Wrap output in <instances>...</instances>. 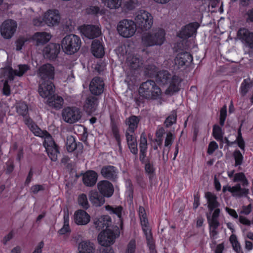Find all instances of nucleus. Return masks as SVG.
<instances>
[{
    "instance_id": "nucleus-1",
    "label": "nucleus",
    "mask_w": 253,
    "mask_h": 253,
    "mask_svg": "<svg viewBox=\"0 0 253 253\" xmlns=\"http://www.w3.org/2000/svg\"><path fill=\"white\" fill-rule=\"evenodd\" d=\"M165 32L163 29H157L151 32L142 35V44L146 47L162 45L165 40Z\"/></svg>"
},
{
    "instance_id": "nucleus-2",
    "label": "nucleus",
    "mask_w": 253,
    "mask_h": 253,
    "mask_svg": "<svg viewBox=\"0 0 253 253\" xmlns=\"http://www.w3.org/2000/svg\"><path fill=\"white\" fill-rule=\"evenodd\" d=\"M140 95L147 99H156L162 94V91L153 80H148L143 83L139 87Z\"/></svg>"
},
{
    "instance_id": "nucleus-3",
    "label": "nucleus",
    "mask_w": 253,
    "mask_h": 253,
    "mask_svg": "<svg viewBox=\"0 0 253 253\" xmlns=\"http://www.w3.org/2000/svg\"><path fill=\"white\" fill-rule=\"evenodd\" d=\"M81 44V40L79 36L74 34H69L62 39L61 44L65 53L72 55L80 49Z\"/></svg>"
},
{
    "instance_id": "nucleus-4",
    "label": "nucleus",
    "mask_w": 253,
    "mask_h": 253,
    "mask_svg": "<svg viewBox=\"0 0 253 253\" xmlns=\"http://www.w3.org/2000/svg\"><path fill=\"white\" fill-rule=\"evenodd\" d=\"M120 231L117 226H112L111 228L103 230L98 236V241L102 246H111L119 237Z\"/></svg>"
},
{
    "instance_id": "nucleus-5",
    "label": "nucleus",
    "mask_w": 253,
    "mask_h": 253,
    "mask_svg": "<svg viewBox=\"0 0 253 253\" xmlns=\"http://www.w3.org/2000/svg\"><path fill=\"white\" fill-rule=\"evenodd\" d=\"M136 26L142 31H147L152 26L153 17L151 13L144 10H140L136 12L134 18Z\"/></svg>"
},
{
    "instance_id": "nucleus-6",
    "label": "nucleus",
    "mask_w": 253,
    "mask_h": 253,
    "mask_svg": "<svg viewBox=\"0 0 253 253\" xmlns=\"http://www.w3.org/2000/svg\"><path fill=\"white\" fill-rule=\"evenodd\" d=\"M117 30L121 36L124 38H129L135 34L136 26L134 21L123 19L118 23Z\"/></svg>"
},
{
    "instance_id": "nucleus-7",
    "label": "nucleus",
    "mask_w": 253,
    "mask_h": 253,
    "mask_svg": "<svg viewBox=\"0 0 253 253\" xmlns=\"http://www.w3.org/2000/svg\"><path fill=\"white\" fill-rule=\"evenodd\" d=\"M43 145L51 160L54 162L56 161L59 151L57 146L49 134L45 137Z\"/></svg>"
},
{
    "instance_id": "nucleus-8",
    "label": "nucleus",
    "mask_w": 253,
    "mask_h": 253,
    "mask_svg": "<svg viewBox=\"0 0 253 253\" xmlns=\"http://www.w3.org/2000/svg\"><path fill=\"white\" fill-rule=\"evenodd\" d=\"M18 67V70H13L9 67L3 69L0 72L1 77H6L10 81H12L15 76L21 77L29 69L27 65H19Z\"/></svg>"
},
{
    "instance_id": "nucleus-9",
    "label": "nucleus",
    "mask_w": 253,
    "mask_h": 253,
    "mask_svg": "<svg viewBox=\"0 0 253 253\" xmlns=\"http://www.w3.org/2000/svg\"><path fill=\"white\" fill-rule=\"evenodd\" d=\"M16 28L17 23L15 21L6 20L0 26L1 35L4 39H9L13 36Z\"/></svg>"
},
{
    "instance_id": "nucleus-10",
    "label": "nucleus",
    "mask_w": 253,
    "mask_h": 253,
    "mask_svg": "<svg viewBox=\"0 0 253 253\" xmlns=\"http://www.w3.org/2000/svg\"><path fill=\"white\" fill-rule=\"evenodd\" d=\"M62 116L64 120L70 124L78 121L81 118L80 110L77 108L68 107L63 110Z\"/></svg>"
},
{
    "instance_id": "nucleus-11",
    "label": "nucleus",
    "mask_w": 253,
    "mask_h": 253,
    "mask_svg": "<svg viewBox=\"0 0 253 253\" xmlns=\"http://www.w3.org/2000/svg\"><path fill=\"white\" fill-rule=\"evenodd\" d=\"M42 20L48 26L58 25L60 21V16L58 10L56 9L48 10L44 13Z\"/></svg>"
},
{
    "instance_id": "nucleus-12",
    "label": "nucleus",
    "mask_w": 253,
    "mask_h": 253,
    "mask_svg": "<svg viewBox=\"0 0 253 253\" xmlns=\"http://www.w3.org/2000/svg\"><path fill=\"white\" fill-rule=\"evenodd\" d=\"M38 75L42 82L51 81L54 79V68L50 64H44L39 68Z\"/></svg>"
},
{
    "instance_id": "nucleus-13",
    "label": "nucleus",
    "mask_w": 253,
    "mask_h": 253,
    "mask_svg": "<svg viewBox=\"0 0 253 253\" xmlns=\"http://www.w3.org/2000/svg\"><path fill=\"white\" fill-rule=\"evenodd\" d=\"M39 92L42 97L49 98L54 94L55 86L51 81H43L39 86Z\"/></svg>"
},
{
    "instance_id": "nucleus-14",
    "label": "nucleus",
    "mask_w": 253,
    "mask_h": 253,
    "mask_svg": "<svg viewBox=\"0 0 253 253\" xmlns=\"http://www.w3.org/2000/svg\"><path fill=\"white\" fill-rule=\"evenodd\" d=\"M98 191L104 197H111L114 192L113 184L109 181L103 180L99 181L97 184Z\"/></svg>"
},
{
    "instance_id": "nucleus-15",
    "label": "nucleus",
    "mask_w": 253,
    "mask_h": 253,
    "mask_svg": "<svg viewBox=\"0 0 253 253\" xmlns=\"http://www.w3.org/2000/svg\"><path fill=\"white\" fill-rule=\"evenodd\" d=\"M60 50L59 44L50 43L44 48L43 54L45 58L53 60L57 57Z\"/></svg>"
},
{
    "instance_id": "nucleus-16",
    "label": "nucleus",
    "mask_w": 253,
    "mask_h": 253,
    "mask_svg": "<svg viewBox=\"0 0 253 253\" xmlns=\"http://www.w3.org/2000/svg\"><path fill=\"white\" fill-rule=\"evenodd\" d=\"M193 60L192 55L187 52H181L177 54L174 59L175 65L178 68L188 66Z\"/></svg>"
},
{
    "instance_id": "nucleus-17",
    "label": "nucleus",
    "mask_w": 253,
    "mask_h": 253,
    "mask_svg": "<svg viewBox=\"0 0 253 253\" xmlns=\"http://www.w3.org/2000/svg\"><path fill=\"white\" fill-rule=\"evenodd\" d=\"M104 83L103 80L98 77L93 78L89 84V90L91 93L95 95L101 94L104 90Z\"/></svg>"
},
{
    "instance_id": "nucleus-18",
    "label": "nucleus",
    "mask_w": 253,
    "mask_h": 253,
    "mask_svg": "<svg viewBox=\"0 0 253 253\" xmlns=\"http://www.w3.org/2000/svg\"><path fill=\"white\" fill-rule=\"evenodd\" d=\"M81 30L83 34L89 39L97 37L101 34L99 28L94 25H84L81 27Z\"/></svg>"
},
{
    "instance_id": "nucleus-19",
    "label": "nucleus",
    "mask_w": 253,
    "mask_h": 253,
    "mask_svg": "<svg viewBox=\"0 0 253 253\" xmlns=\"http://www.w3.org/2000/svg\"><path fill=\"white\" fill-rule=\"evenodd\" d=\"M198 22L190 23L185 26L180 31L179 37L183 39H187L195 35L197 28L199 27Z\"/></svg>"
},
{
    "instance_id": "nucleus-20",
    "label": "nucleus",
    "mask_w": 253,
    "mask_h": 253,
    "mask_svg": "<svg viewBox=\"0 0 253 253\" xmlns=\"http://www.w3.org/2000/svg\"><path fill=\"white\" fill-rule=\"evenodd\" d=\"M88 195L89 200L93 206L101 207L105 203V197L99 191L92 190L89 192Z\"/></svg>"
},
{
    "instance_id": "nucleus-21",
    "label": "nucleus",
    "mask_w": 253,
    "mask_h": 253,
    "mask_svg": "<svg viewBox=\"0 0 253 253\" xmlns=\"http://www.w3.org/2000/svg\"><path fill=\"white\" fill-rule=\"evenodd\" d=\"M100 173L104 178L107 179L114 181L117 178V169L113 166H103L101 169Z\"/></svg>"
},
{
    "instance_id": "nucleus-22",
    "label": "nucleus",
    "mask_w": 253,
    "mask_h": 253,
    "mask_svg": "<svg viewBox=\"0 0 253 253\" xmlns=\"http://www.w3.org/2000/svg\"><path fill=\"white\" fill-rule=\"evenodd\" d=\"M50 34L46 32H37L32 37V40L35 45L41 46L47 43L51 39Z\"/></svg>"
},
{
    "instance_id": "nucleus-23",
    "label": "nucleus",
    "mask_w": 253,
    "mask_h": 253,
    "mask_svg": "<svg viewBox=\"0 0 253 253\" xmlns=\"http://www.w3.org/2000/svg\"><path fill=\"white\" fill-rule=\"evenodd\" d=\"M95 228L98 230L111 228V220L110 217L107 215H104L98 219H95L94 221Z\"/></svg>"
},
{
    "instance_id": "nucleus-24",
    "label": "nucleus",
    "mask_w": 253,
    "mask_h": 253,
    "mask_svg": "<svg viewBox=\"0 0 253 253\" xmlns=\"http://www.w3.org/2000/svg\"><path fill=\"white\" fill-rule=\"evenodd\" d=\"M97 173L93 170H88L84 175L83 181L84 185L88 187H92L96 183Z\"/></svg>"
},
{
    "instance_id": "nucleus-25",
    "label": "nucleus",
    "mask_w": 253,
    "mask_h": 253,
    "mask_svg": "<svg viewBox=\"0 0 253 253\" xmlns=\"http://www.w3.org/2000/svg\"><path fill=\"white\" fill-rule=\"evenodd\" d=\"M74 220L78 225H85L90 221V216L84 211L80 210L75 213Z\"/></svg>"
},
{
    "instance_id": "nucleus-26",
    "label": "nucleus",
    "mask_w": 253,
    "mask_h": 253,
    "mask_svg": "<svg viewBox=\"0 0 253 253\" xmlns=\"http://www.w3.org/2000/svg\"><path fill=\"white\" fill-rule=\"evenodd\" d=\"M239 39L245 41L249 46L253 48V33L245 28L240 29L238 32Z\"/></svg>"
},
{
    "instance_id": "nucleus-27",
    "label": "nucleus",
    "mask_w": 253,
    "mask_h": 253,
    "mask_svg": "<svg viewBox=\"0 0 253 253\" xmlns=\"http://www.w3.org/2000/svg\"><path fill=\"white\" fill-rule=\"evenodd\" d=\"M26 125H28L30 130L35 134V135L43 137L44 136H48V133L45 131H42L30 118H25L24 120Z\"/></svg>"
},
{
    "instance_id": "nucleus-28",
    "label": "nucleus",
    "mask_w": 253,
    "mask_h": 253,
    "mask_svg": "<svg viewBox=\"0 0 253 253\" xmlns=\"http://www.w3.org/2000/svg\"><path fill=\"white\" fill-rule=\"evenodd\" d=\"M91 51L93 55L97 58H101L104 55V47L99 40L93 41L91 44Z\"/></svg>"
},
{
    "instance_id": "nucleus-29",
    "label": "nucleus",
    "mask_w": 253,
    "mask_h": 253,
    "mask_svg": "<svg viewBox=\"0 0 253 253\" xmlns=\"http://www.w3.org/2000/svg\"><path fill=\"white\" fill-rule=\"evenodd\" d=\"M97 100V97L92 96H89L86 98L84 105L86 112L88 113H92L96 110L98 105Z\"/></svg>"
},
{
    "instance_id": "nucleus-30",
    "label": "nucleus",
    "mask_w": 253,
    "mask_h": 253,
    "mask_svg": "<svg viewBox=\"0 0 253 253\" xmlns=\"http://www.w3.org/2000/svg\"><path fill=\"white\" fill-rule=\"evenodd\" d=\"M205 197L208 200V207L210 211L211 214L213 209L218 208L220 204L217 201V197L216 195L211 192H208L205 194Z\"/></svg>"
},
{
    "instance_id": "nucleus-31",
    "label": "nucleus",
    "mask_w": 253,
    "mask_h": 253,
    "mask_svg": "<svg viewBox=\"0 0 253 253\" xmlns=\"http://www.w3.org/2000/svg\"><path fill=\"white\" fill-rule=\"evenodd\" d=\"M83 148V144L81 143L77 144L73 136L68 135L67 136L66 148L69 152H72L77 148H79L80 150H82Z\"/></svg>"
},
{
    "instance_id": "nucleus-32",
    "label": "nucleus",
    "mask_w": 253,
    "mask_h": 253,
    "mask_svg": "<svg viewBox=\"0 0 253 253\" xmlns=\"http://www.w3.org/2000/svg\"><path fill=\"white\" fill-rule=\"evenodd\" d=\"M139 122L138 117L135 116H131L126 120V124L128 126L126 131L130 132H134L135 130L138 126V124Z\"/></svg>"
},
{
    "instance_id": "nucleus-33",
    "label": "nucleus",
    "mask_w": 253,
    "mask_h": 253,
    "mask_svg": "<svg viewBox=\"0 0 253 253\" xmlns=\"http://www.w3.org/2000/svg\"><path fill=\"white\" fill-rule=\"evenodd\" d=\"M80 253H93L94 248L93 244L89 241H84L81 242L78 247Z\"/></svg>"
},
{
    "instance_id": "nucleus-34",
    "label": "nucleus",
    "mask_w": 253,
    "mask_h": 253,
    "mask_svg": "<svg viewBox=\"0 0 253 253\" xmlns=\"http://www.w3.org/2000/svg\"><path fill=\"white\" fill-rule=\"evenodd\" d=\"M228 191H230L231 193H234L233 195L237 196L239 197L242 196L243 195L247 196L249 193V189L243 188L242 189L241 188L240 184H237L232 187L230 186L227 187Z\"/></svg>"
},
{
    "instance_id": "nucleus-35",
    "label": "nucleus",
    "mask_w": 253,
    "mask_h": 253,
    "mask_svg": "<svg viewBox=\"0 0 253 253\" xmlns=\"http://www.w3.org/2000/svg\"><path fill=\"white\" fill-rule=\"evenodd\" d=\"M171 75L166 70L159 72L156 76V80L162 84H166L170 82Z\"/></svg>"
},
{
    "instance_id": "nucleus-36",
    "label": "nucleus",
    "mask_w": 253,
    "mask_h": 253,
    "mask_svg": "<svg viewBox=\"0 0 253 253\" xmlns=\"http://www.w3.org/2000/svg\"><path fill=\"white\" fill-rule=\"evenodd\" d=\"M47 103L50 106L55 108H60L63 103V99L61 97L54 94L47 99Z\"/></svg>"
},
{
    "instance_id": "nucleus-37",
    "label": "nucleus",
    "mask_w": 253,
    "mask_h": 253,
    "mask_svg": "<svg viewBox=\"0 0 253 253\" xmlns=\"http://www.w3.org/2000/svg\"><path fill=\"white\" fill-rule=\"evenodd\" d=\"M181 83L180 79L176 76H174L172 77L171 80L170 82V84L167 90V91L173 93L176 92L179 89V85Z\"/></svg>"
},
{
    "instance_id": "nucleus-38",
    "label": "nucleus",
    "mask_w": 253,
    "mask_h": 253,
    "mask_svg": "<svg viewBox=\"0 0 253 253\" xmlns=\"http://www.w3.org/2000/svg\"><path fill=\"white\" fill-rule=\"evenodd\" d=\"M127 63L130 68L133 70L138 69L142 64L140 58L135 55H130L127 57Z\"/></svg>"
},
{
    "instance_id": "nucleus-39",
    "label": "nucleus",
    "mask_w": 253,
    "mask_h": 253,
    "mask_svg": "<svg viewBox=\"0 0 253 253\" xmlns=\"http://www.w3.org/2000/svg\"><path fill=\"white\" fill-rule=\"evenodd\" d=\"M253 86V83L250 79L244 80L240 87V92L242 96H244Z\"/></svg>"
},
{
    "instance_id": "nucleus-40",
    "label": "nucleus",
    "mask_w": 253,
    "mask_h": 253,
    "mask_svg": "<svg viewBox=\"0 0 253 253\" xmlns=\"http://www.w3.org/2000/svg\"><path fill=\"white\" fill-rule=\"evenodd\" d=\"M70 231L69 226V214L67 211V212H65L64 216V225L63 227L59 230L58 232L60 234L63 235Z\"/></svg>"
},
{
    "instance_id": "nucleus-41",
    "label": "nucleus",
    "mask_w": 253,
    "mask_h": 253,
    "mask_svg": "<svg viewBox=\"0 0 253 253\" xmlns=\"http://www.w3.org/2000/svg\"><path fill=\"white\" fill-rule=\"evenodd\" d=\"M105 5L111 9L119 8L122 0H102Z\"/></svg>"
},
{
    "instance_id": "nucleus-42",
    "label": "nucleus",
    "mask_w": 253,
    "mask_h": 253,
    "mask_svg": "<svg viewBox=\"0 0 253 253\" xmlns=\"http://www.w3.org/2000/svg\"><path fill=\"white\" fill-rule=\"evenodd\" d=\"M176 112L175 111H172L171 114L167 117L165 121V125L166 127H169L175 124L176 121Z\"/></svg>"
},
{
    "instance_id": "nucleus-43",
    "label": "nucleus",
    "mask_w": 253,
    "mask_h": 253,
    "mask_svg": "<svg viewBox=\"0 0 253 253\" xmlns=\"http://www.w3.org/2000/svg\"><path fill=\"white\" fill-rule=\"evenodd\" d=\"M212 135L215 139L223 142V133L221 128L217 125H214L213 128Z\"/></svg>"
},
{
    "instance_id": "nucleus-44",
    "label": "nucleus",
    "mask_w": 253,
    "mask_h": 253,
    "mask_svg": "<svg viewBox=\"0 0 253 253\" xmlns=\"http://www.w3.org/2000/svg\"><path fill=\"white\" fill-rule=\"evenodd\" d=\"M16 109L17 113L23 116H26L28 112V106L24 102L17 103Z\"/></svg>"
},
{
    "instance_id": "nucleus-45",
    "label": "nucleus",
    "mask_w": 253,
    "mask_h": 253,
    "mask_svg": "<svg viewBox=\"0 0 253 253\" xmlns=\"http://www.w3.org/2000/svg\"><path fill=\"white\" fill-rule=\"evenodd\" d=\"M78 203L83 208L87 209L89 205L87 200V196L85 194H82L78 197Z\"/></svg>"
},
{
    "instance_id": "nucleus-46",
    "label": "nucleus",
    "mask_w": 253,
    "mask_h": 253,
    "mask_svg": "<svg viewBox=\"0 0 253 253\" xmlns=\"http://www.w3.org/2000/svg\"><path fill=\"white\" fill-rule=\"evenodd\" d=\"M139 215L140 216L142 226H146V224H148V221L146 217L145 210L143 207H139Z\"/></svg>"
},
{
    "instance_id": "nucleus-47",
    "label": "nucleus",
    "mask_w": 253,
    "mask_h": 253,
    "mask_svg": "<svg viewBox=\"0 0 253 253\" xmlns=\"http://www.w3.org/2000/svg\"><path fill=\"white\" fill-rule=\"evenodd\" d=\"M230 241L232 244L233 249L237 253H239L240 251L241 247L239 243L238 242L237 237L235 235L232 234L230 237Z\"/></svg>"
},
{
    "instance_id": "nucleus-48",
    "label": "nucleus",
    "mask_w": 253,
    "mask_h": 253,
    "mask_svg": "<svg viewBox=\"0 0 253 253\" xmlns=\"http://www.w3.org/2000/svg\"><path fill=\"white\" fill-rule=\"evenodd\" d=\"M106 209L108 211H110L112 212V213H115L118 215V216L121 218L122 211L123 210V208L122 206H118L116 208H113L110 206H106Z\"/></svg>"
},
{
    "instance_id": "nucleus-49",
    "label": "nucleus",
    "mask_w": 253,
    "mask_h": 253,
    "mask_svg": "<svg viewBox=\"0 0 253 253\" xmlns=\"http://www.w3.org/2000/svg\"><path fill=\"white\" fill-rule=\"evenodd\" d=\"M235 160V166L241 165L243 161V156L239 150H236L233 154Z\"/></svg>"
},
{
    "instance_id": "nucleus-50",
    "label": "nucleus",
    "mask_w": 253,
    "mask_h": 253,
    "mask_svg": "<svg viewBox=\"0 0 253 253\" xmlns=\"http://www.w3.org/2000/svg\"><path fill=\"white\" fill-rule=\"evenodd\" d=\"M165 130L163 127H161L157 131L156 133V136L158 139L155 140L156 142L157 143L158 145H161L162 143V137L163 135L165 133Z\"/></svg>"
},
{
    "instance_id": "nucleus-51",
    "label": "nucleus",
    "mask_w": 253,
    "mask_h": 253,
    "mask_svg": "<svg viewBox=\"0 0 253 253\" xmlns=\"http://www.w3.org/2000/svg\"><path fill=\"white\" fill-rule=\"evenodd\" d=\"M137 0H127L126 1L125 6L128 10H132L138 5Z\"/></svg>"
},
{
    "instance_id": "nucleus-52",
    "label": "nucleus",
    "mask_w": 253,
    "mask_h": 253,
    "mask_svg": "<svg viewBox=\"0 0 253 253\" xmlns=\"http://www.w3.org/2000/svg\"><path fill=\"white\" fill-rule=\"evenodd\" d=\"M127 143L130 152L133 154L136 155L138 152L136 140H135V142L127 141Z\"/></svg>"
},
{
    "instance_id": "nucleus-53",
    "label": "nucleus",
    "mask_w": 253,
    "mask_h": 253,
    "mask_svg": "<svg viewBox=\"0 0 253 253\" xmlns=\"http://www.w3.org/2000/svg\"><path fill=\"white\" fill-rule=\"evenodd\" d=\"M207 218L210 228H217L219 225V222L217 219H211L209 214H207Z\"/></svg>"
},
{
    "instance_id": "nucleus-54",
    "label": "nucleus",
    "mask_w": 253,
    "mask_h": 253,
    "mask_svg": "<svg viewBox=\"0 0 253 253\" xmlns=\"http://www.w3.org/2000/svg\"><path fill=\"white\" fill-rule=\"evenodd\" d=\"M135 241L131 240L127 245L126 253H134L135 251Z\"/></svg>"
},
{
    "instance_id": "nucleus-55",
    "label": "nucleus",
    "mask_w": 253,
    "mask_h": 253,
    "mask_svg": "<svg viewBox=\"0 0 253 253\" xmlns=\"http://www.w3.org/2000/svg\"><path fill=\"white\" fill-rule=\"evenodd\" d=\"M4 77L6 79V80L4 82V83L3 84V87L2 88V92L4 95L8 96L10 94V89L9 85L8 84V82L10 81L8 80V79L7 77Z\"/></svg>"
},
{
    "instance_id": "nucleus-56",
    "label": "nucleus",
    "mask_w": 253,
    "mask_h": 253,
    "mask_svg": "<svg viewBox=\"0 0 253 253\" xmlns=\"http://www.w3.org/2000/svg\"><path fill=\"white\" fill-rule=\"evenodd\" d=\"M218 148V145L215 141H211L210 143L208 149V153L209 155L212 154L213 152Z\"/></svg>"
},
{
    "instance_id": "nucleus-57",
    "label": "nucleus",
    "mask_w": 253,
    "mask_h": 253,
    "mask_svg": "<svg viewBox=\"0 0 253 253\" xmlns=\"http://www.w3.org/2000/svg\"><path fill=\"white\" fill-rule=\"evenodd\" d=\"M145 170L149 174V179L151 180L154 177V169L150 163H147L145 165Z\"/></svg>"
},
{
    "instance_id": "nucleus-58",
    "label": "nucleus",
    "mask_w": 253,
    "mask_h": 253,
    "mask_svg": "<svg viewBox=\"0 0 253 253\" xmlns=\"http://www.w3.org/2000/svg\"><path fill=\"white\" fill-rule=\"evenodd\" d=\"M44 190V186L42 185L39 184L33 185L31 188V192L34 194L38 193L39 191H43Z\"/></svg>"
},
{
    "instance_id": "nucleus-59",
    "label": "nucleus",
    "mask_w": 253,
    "mask_h": 253,
    "mask_svg": "<svg viewBox=\"0 0 253 253\" xmlns=\"http://www.w3.org/2000/svg\"><path fill=\"white\" fill-rule=\"evenodd\" d=\"M172 140H173L172 134L170 132H169V133H168L167 137L165 140V147H168V146L171 145L172 144Z\"/></svg>"
},
{
    "instance_id": "nucleus-60",
    "label": "nucleus",
    "mask_w": 253,
    "mask_h": 253,
    "mask_svg": "<svg viewBox=\"0 0 253 253\" xmlns=\"http://www.w3.org/2000/svg\"><path fill=\"white\" fill-rule=\"evenodd\" d=\"M26 41V40H25L23 38H20L19 39H18L16 42V50H21Z\"/></svg>"
},
{
    "instance_id": "nucleus-61",
    "label": "nucleus",
    "mask_w": 253,
    "mask_h": 253,
    "mask_svg": "<svg viewBox=\"0 0 253 253\" xmlns=\"http://www.w3.org/2000/svg\"><path fill=\"white\" fill-rule=\"evenodd\" d=\"M99 249L100 253H114L113 249L110 246H102Z\"/></svg>"
},
{
    "instance_id": "nucleus-62",
    "label": "nucleus",
    "mask_w": 253,
    "mask_h": 253,
    "mask_svg": "<svg viewBox=\"0 0 253 253\" xmlns=\"http://www.w3.org/2000/svg\"><path fill=\"white\" fill-rule=\"evenodd\" d=\"M148 224H146V226H142L143 232H144L146 239L152 238V234L151 233V231L149 227L147 226Z\"/></svg>"
},
{
    "instance_id": "nucleus-63",
    "label": "nucleus",
    "mask_w": 253,
    "mask_h": 253,
    "mask_svg": "<svg viewBox=\"0 0 253 253\" xmlns=\"http://www.w3.org/2000/svg\"><path fill=\"white\" fill-rule=\"evenodd\" d=\"M134 133V132H130V131L128 132L127 131H126V136L127 141L135 142V140H136V139L133 135Z\"/></svg>"
},
{
    "instance_id": "nucleus-64",
    "label": "nucleus",
    "mask_w": 253,
    "mask_h": 253,
    "mask_svg": "<svg viewBox=\"0 0 253 253\" xmlns=\"http://www.w3.org/2000/svg\"><path fill=\"white\" fill-rule=\"evenodd\" d=\"M44 243L43 241L40 242L37 247L36 248L35 251L33 253H42V248L43 247Z\"/></svg>"
}]
</instances>
